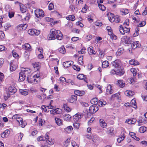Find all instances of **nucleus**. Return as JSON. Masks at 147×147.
<instances>
[{"label":"nucleus","instance_id":"obj_47","mask_svg":"<svg viewBox=\"0 0 147 147\" xmlns=\"http://www.w3.org/2000/svg\"><path fill=\"white\" fill-rule=\"evenodd\" d=\"M98 6L100 9L102 11H105L106 9L105 7L103 5L99 4Z\"/></svg>","mask_w":147,"mask_h":147},{"label":"nucleus","instance_id":"obj_59","mask_svg":"<svg viewBox=\"0 0 147 147\" xmlns=\"http://www.w3.org/2000/svg\"><path fill=\"white\" fill-rule=\"evenodd\" d=\"M7 49L3 45H0V52L6 50Z\"/></svg>","mask_w":147,"mask_h":147},{"label":"nucleus","instance_id":"obj_57","mask_svg":"<svg viewBox=\"0 0 147 147\" xmlns=\"http://www.w3.org/2000/svg\"><path fill=\"white\" fill-rule=\"evenodd\" d=\"M83 1L82 0H76V3L77 6H80L83 4Z\"/></svg>","mask_w":147,"mask_h":147},{"label":"nucleus","instance_id":"obj_50","mask_svg":"<svg viewBox=\"0 0 147 147\" xmlns=\"http://www.w3.org/2000/svg\"><path fill=\"white\" fill-rule=\"evenodd\" d=\"M146 22L145 21H142L138 25V27H141L144 26L146 24Z\"/></svg>","mask_w":147,"mask_h":147},{"label":"nucleus","instance_id":"obj_2","mask_svg":"<svg viewBox=\"0 0 147 147\" xmlns=\"http://www.w3.org/2000/svg\"><path fill=\"white\" fill-rule=\"evenodd\" d=\"M13 119H16L19 125H21L22 127H24L27 125L26 122L25 121H23V119L21 117H18V115L16 114L13 115L12 117Z\"/></svg>","mask_w":147,"mask_h":147},{"label":"nucleus","instance_id":"obj_58","mask_svg":"<svg viewBox=\"0 0 147 147\" xmlns=\"http://www.w3.org/2000/svg\"><path fill=\"white\" fill-rule=\"evenodd\" d=\"M54 8V5L53 3H51L48 6V8L50 10H52Z\"/></svg>","mask_w":147,"mask_h":147},{"label":"nucleus","instance_id":"obj_10","mask_svg":"<svg viewBox=\"0 0 147 147\" xmlns=\"http://www.w3.org/2000/svg\"><path fill=\"white\" fill-rule=\"evenodd\" d=\"M116 71V75L120 76H122L124 73L125 72L123 69L121 67L115 69Z\"/></svg>","mask_w":147,"mask_h":147},{"label":"nucleus","instance_id":"obj_48","mask_svg":"<svg viewBox=\"0 0 147 147\" xmlns=\"http://www.w3.org/2000/svg\"><path fill=\"white\" fill-rule=\"evenodd\" d=\"M130 71L132 73L134 76H135L137 75V70L135 68H131Z\"/></svg>","mask_w":147,"mask_h":147},{"label":"nucleus","instance_id":"obj_36","mask_svg":"<svg viewBox=\"0 0 147 147\" xmlns=\"http://www.w3.org/2000/svg\"><path fill=\"white\" fill-rule=\"evenodd\" d=\"M98 99L97 98H94L91 100L90 101L91 103L94 105H97L98 103Z\"/></svg>","mask_w":147,"mask_h":147},{"label":"nucleus","instance_id":"obj_40","mask_svg":"<svg viewBox=\"0 0 147 147\" xmlns=\"http://www.w3.org/2000/svg\"><path fill=\"white\" fill-rule=\"evenodd\" d=\"M83 60V56H80L78 58V61L79 64L81 65H83L84 64Z\"/></svg>","mask_w":147,"mask_h":147},{"label":"nucleus","instance_id":"obj_33","mask_svg":"<svg viewBox=\"0 0 147 147\" xmlns=\"http://www.w3.org/2000/svg\"><path fill=\"white\" fill-rule=\"evenodd\" d=\"M118 84L119 86L121 88L125 86V83L123 81L121 80H118Z\"/></svg>","mask_w":147,"mask_h":147},{"label":"nucleus","instance_id":"obj_45","mask_svg":"<svg viewBox=\"0 0 147 147\" xmlns=\"http://www.w3.org/2000/svg\"><path fill=\"white\" fill-rule=\"evenodd\" d=\"M124 51L123 49V48L119 49L117 52V54L118 55H120L121 54L123 53Z\"/></svg>","mask_w":147,"mask_h":147},{"label":"nucleus","instance_id":"obj_46","mask_svg":"<svg viewBox=\"0 0 147 147\" xmlns=\"http://www.w3.org/2000/svg\"><path fill=\"white\" fill-rule=\"evenodd\" d=\"M55 113L56 114H60L62 113V111L61 109L56 108L55 109Z\"/></svg>","mask_w":147,"mask_h":147},{"label":"nucleus","instance_id":"obj_23","mask_svg":"<svg viewBox=\"0 0 147 147\" xmlns=\"http://www.w3.org/2000/svg\"><path fill=\"white\" fill-rule=\"evenodd\" d=\"M75 94L80 96H81L85 94V92L84 91H80L79 90H75L74 92Z\"/></svg>","mask_w":147,"mask_h":147},{"label":"nucleus","instance_id":"obj_9","mask_svg":"<svg viewBox=\"0 0 147 147\" xmlns=\"http://www.w3.org/2000/svg\"><path fill=\"white\" fill-rule=\"evenodd\" d=\"M122 41L124 42L126 44H131L132 42V38L127 36H124L122 38Z\"/></svg>","mask_w":147,"mask_h":147},{"label":"nucleus","instance_id":"obj_5","mask_svg":"<svg viewBox=\"0 0 147 147\" xmlns=\"http://www.w3.org/2000/svg\"><path fill=\"white\" fill-rule=\"evenodd\" d=\"M36 16L38 18L42 17L44 16L43 11L40 9H36L35 11Z\"/></svg>","mask_w":147,"mask_h":147},{"label":"nucleus","instance_id":"obj_1","mask_svg":"<svg viewBox=\"0 0 147 147\" xmlns=\"http://www.w3.org/2000/svg\"><path fill=\"white\" fill-rule=\"evenodd\" d=\"M57 39L61 40L63 37L61 32L59 30H56L54 28L51 29L49 34L48 35V38L49 40H54Z\"/></svg>","mask_w":147,"mask_h":147},{"label":"nucleus","instance_id":"obj_14","mask_svg":"<svg viewBox=\"0 0 147 147\" xmlns=\"http://www.w3.org/2000/svg\"><path fill=\"white\" fill-rule=\"evenodd\" d=\"M77 99V97L74 95H72L67 100V101L70 103H73L76 101Z\"/></svg>","mask_w":147,"mask_h":147},{"label":"nucleus","instance_id":"obj_8","mask_svg":"<svg viewBox=\"0 0 147 147\" xmlns=\"http://www.w3.org/2000/svg\"><path fill=\"white\" fill-rule=\"evenodd\" d=\"M83 116V115L81 113H78L76 114L73 116V118L74 122H79Z\"/></svg>","mask_w":147,"mask_h":147},{"label":"nucleus","instance_id":"obj_32","mask_svg":"<svg viewBox=\"0 0 147 147\" xmlns=\"http://www.w3.org/2000/svg\"><path fill=\"white\" fill-rule=\"evenodd\" d=\"M136 121V119L134 118L127 119L126 120V122L129 124H134Z\"/></svg>","mask_w":147,"mask_h":147},{"label":"nucleus","instance_id":"obj_54","mask_svg":"<svg viewBox=\"0 0 147 147\" xmlns=\"http://www.w3.org/2000/svg\"><path fill=\"white\" fill-rule=\"evenodd\" d=\"M5 36L4 33L2 31H0V40H3Z\"/></svg>","mask_w":147,"mask_h":147},{"label":"nucleus","instance_id":"obj_24","mask_svg":"<svg viewBox=\"0 0 147 147\" xmlns=\"http://www.w3.org/2000/svg\"><path fill=\"white\" fill-rule=\"evenodd\" d=\"M93 48L92 47H89L88 49V53L90 55H95L96 52L95 51L93 50Z\"/></svg>","mask_w":147,"mask_h":147},{"label":"nucleus","instance_id":"obj_19","mask_svg":"<svg viewBox=\"0 0 147 147\" xmlns=\"http://www.w3.org/2000/svg\"><path fill=\"white\" fill-rule=\"evenodd\" d=\"M9 92L11 93V94H13L17 91V89L14 86H11L9 87Z\"/></svg>","mask_w":147,"mask_h":147},{"label":"nucleus","instance_id":"obj_44","mask_svg":"<svg viewBox=\"0 0 147 147\" xmlns=\"http://www.w3.org/2000/svg\"><path fill=\"white\" fill-rule=\"evenodd\" d=\"M113 128L109 127L107 128V132L109 134L111 135L113 134Z\"/></svg>","mask_w":147,"mask_h":147},{"label":"nucleus","instance_id":"obj_62","mask_svg":"<svg viewBox=\"0 0 147 147\" xmlns=\"http://www.w3.org/2000/svg\"><path fill=\"white\" fill-rule=\"evenodd\" d=\"M129 24V20L128 19H127L125 21L123 24L124 26H128Z\"/></svg>","mask_w":147,"mask_h":147},{"label":"nucleus","instance_id":"obj_17","mask_svg":"<svg viewBox=\"0 0 147 147\" xmlns=\"http://www.w3.org/2000/svg\"><path fill=\"white\" fill-rule=\"evenodd\" d=\"M113 90L112 88V86L111 85H108L106 90V93L107 94H111L113 93Z\"/></svg>","mask_w":147,"mask_h":147},{"label":"nucleus","instance_id":"obj_52","mask_svg":"<svg viewBox=\"0 0 147 147\" xmlns=\"http://www.w3.org/2000/svg\"><path fill=\"white\" fill-rule=\"evenodd\" d=\"M72 127L71 125L67 127L65 129V131L67 132H68V131H71L72 130Z\"/></svg>","mask_w":147,"mask_h":147},{"label":"nucleus","instance_id":"obj_63","mask_svg":"<svg viewBox=\"0 0 147 147\" xmlns=\"http://www.w3.org/2000/svg\"><path fill=\"white\" fill-rule=\"evenodd\" d=\"M73 67L74 69L76 70L77 71H79L80 69V68L78 66L74 65L73 66Z\"/></svg>","mask_w":147,"mask_h":147},{"label":"nucleus","instance_id":"obj_11","mask_svg":"<svg viewBox=\"0 0 147 147\" xmlns=\"http://www.w3.org/2000/svg\"><path fill=\"white\" fill-rule=\"evenodd\" d=\"M113 65L115 67V68H118L121 67V63L119 59H117L112 63Z\"/></svg>","mask_w":147,"mask_h":147},{"label":"nucleus","instance_id":"obj_43","mask_svg":"<svg viewBox=\"0 0 147 147\" xmlns=\"http://www.w3.org/2000/svg\"><path fill=\"white\" fill-rule=\"evenodd\" d=\"M88 9V7L85 4L84 7L82 8L81 11L83 13H85Z\"/></svg>","mask_w":147,"mask_h":147},{"label":"nucleus","instance_id":"obj_31","mask_svg":"<svg viewBox=\"0 0 147 147\" xmlns=\"http://www.w3.org/2000/svg\"><path fill=\"white\" fill-rule=\"evenodd\" d=\"M27 27V24H21L17 26V28L20 29H22L23 30H25Z\"/></svg>","mask_w":147,"mask_h":147},{"label":"nucleus","instance_id":"obj_27","mask_svg":"<svg viewBox=\"0 0 147 147\" xmlns=\"http://www.w3.org/2000/svg\"><path fill=\"white\" fill-rule=\"evenodd\" d=\"M112 20L111 21V22H115L116 23H119L120 21V19L118 16H115L114 18L112 17Z\"/></svg>","mask_w":147,"mask_h":147},{"label":"nucleus","instance_id":"obj_42","mask_svg":"<svg viewBox=\"0 0 147 147\" xmlns=\"http://www.w3.org/2000/svg\"><path fill=\"white\" fill-rule=\"evenodd\" d=\"M60 53L63 54H65V48L63 46H62L58 49Z\"/></svg>","mask_w":147,"mask_h":147},{"label":"nucleus","instance_id":"obj_55","mask_svg":"<svg viewBox=\"0 0 147 147\" xmlns=\"http://www.w3.org/2000/svg\"><path fill=\"white\" fill-rule=\"evenodd\" d=\"M125 136H124V135L122 136H121L119 138H118L117 139V141L118 143H120L121 141H123L124 139Z\"/></svg>","mask_w":147,"mask_h":147},{"label":"nucleus","instance_id":"obj_18","mask_svg":"<svg viewBox=\"0 0 147 147\" xmlns=\"http://www.w3.org/2000/svg\"><path fill=\"white\" fill-rule=\"evenodd\" d=\"M140 46V44L139 41L134 42L131 43V47L133 49H135L137 47H139Z\"/></svg>","mask_w":147,"mask_h":147},{"label":"nucleus","instance_id":"obj_3","mask_svg":"<svg viewBox=\"0 0 147 147\" xmlns=\"http://www.w3.org/2000/svg\"><path fill=\"white\" fill-rule=\"evenodd\" d=\"M39 77V76H37V75H34L33 76H32L31 75V77H28L27 80L29 83H33L36 84L37 82V81L35 79L36 78H38Z\"/></svg>","mask_w":147,"mask_h":147},{"label":"nucleus","instance_id":"obj_26","mask_svg":"<svg viewBox=\"0 0 147 147\" xmlns=\"http://www.w3.org/2000/svg\"><path fill=\"white\" fill-rule=\"evenodd\" d=\"M63 119L66 121H69L71 119V116L68 114H65L63 115Z\"/></svg>","mask_w":147,"mask_h":147},{"label":"nucleus","instance_id":"obj_13","mask_svg":"<svg viewBox=\"0 0 147 147\" xmlns=\"http://www.w3.org/2000/svg\"><path fill=\"white\" fill-rule=\"evenodd\" d=\"M91 140L93 142V144H98L99 142L100 139L96 135H94L91 138Z\"/></svg>","mask_w":147,"mask_h":147},{"label":"nucleus","instance_id":"obj_61","mask_svg":"<svg viewBox=\"0 0 147 147\" xmlns=\"http://www.w3.org/2000/svg\"><path fill=\"white\" fill-rule=\"evenodd\" d=\"M94 24L96 26H101L102 25V23L101 22L98 21L96 22Z\"/></svg>","mask_w":147,"mask_h":147},{"label":"nucleus","instance_id":"obj_12","mask_svg":"<svg viewBox=\"0 0 147 147\" xmlns=\"http://www.w3.org/2000/svg\"><path fill=\"white\" fill-rule=\"evenodd\" d=\"M98 110V109L97 107L92 105L89 107V111L90 113L92 114L96 112Z\"/></svg>","mask_w":147,"mask_h":147},{"label":"nucleus","instance_id":"obj_25","mask_svg":"<svg viewBox=\"0 0 147 147\" xmlns=\"http://www.w3.org/2000/svg\"><path fill=\"white\" fill-rule=\"evenodd\" d=\"M77 78L80 80H84L86 82V81H87V80L86 78V76L83 74H79L77 76Z\"/></svg>","mask_w":147,"mask_h":147},{"label":"nucleus","instance_id":"obj_6","mask_svg":"<svg viewBox=\"0 0 147 147\" xmlns=\"http://www.w3.org/2000/svg\"><path fill=\"white\" fill-rule=\"evenodd\" d=\"M28 34L32 36L39 35L40 33V30H37L35 29H29L28 31Z\"/></svg>","mask_w":147,"mask_h":147},{"label":"nucleus","instance_id":"obj_39","mask_svg":"<svg viewBox=\"0 0 147 147\" xmlns=\"http://www.w3.org/2000/svg\"><path fill=\"white\" fill-rule=\"evenodd\" d=\"M67 20L73 21L75 19V18L74 16L71 15H69L66 17Z\"/></svg>","mask_w":147,"mask_h":147},{"label":"nucleus","instance_id":"obj_20","mask_svg":"<svg viewBox=\"0 0 147 147\" xmlns=\"http://www.w3.org/2000/svg\"><path fill=\"white\" fill-rule=\"evenodd\" d=\"M55 120L57 124L59 126H61L63 124V120L60 118L55 117Z\"/></svg>","mask_w":147,"mask_h":147},{"label":"nucleus","instance_id":"obj_16","mask_svg":"<svg viewBox=\"0 0 147 147\" xmlns=\"http://www.w3.org/2000/svg\"><path fill=\"white\" fill-rule=\"evenodd\" d=\"M34 68L35 69V70L38 71L40 68V63L38 62H35L32 63Z\"/></svg>","mask_w":147,"mask_h":147},{"label":"nucleus","instance_id":"obj_37","mask_svg":"<svg viewBox=\"0 0 147 147\" xmlns=\"http://www.w3.org/2000/svg\"><path fill=\"white\" fill-rule=\"evenodd\" d=\"M109 66V62L107 61H103L102 63V67L105 68L108 67Z\"/></svg>","mask_w":147,"mask_h":147},{"label":"nucleus","instance_id":"obj_64","mask_svg":"<svg viewBox=\"0 0 147 147\" xmlns=\"http://www.w3.org/2000/svg\"><path fill=\"white\" fill-rule=\"evenodd\" d=\"M14 13L12 12H9L8 16L10 18H11L14 16Z\"/></svg>","mask_w":147,"mask_h":147},{"label":"nucleus","instance_id":"obj_56","mask_svg":"<svg viewBox=\"0 0 147 147\" xmlns=\"http://www.w3.org/2000/svg\"><path fill=\"white\" fill-rule=\"evenodd\" d=\"M136 32L134 33L133 35L134 36H138L139 34V29L138 28H136Z\"/></svg>","mask_w":147,"mask_h":147},{"label":"nucleus","instance_id":"obj_49","mask_svg":"<svg viewBox=\"0 0 147 147\" xmlns=\"http://www.w3.org/2000/svg\"><path fill=\"white\" fill-rule=\"evenodd\" d=\"M73 126H74V127L75 128L77 129H78L79 128V126H80V123L78 122H75L73 123Z\"/></svg>","mask_w":147,"mask_h":147},{"label":"nucleus","instance_id":"obj_22","mask_svg":"<svg viewBox=\"0 0 147 147\" xmlns=\"http://www.w3.org/2000/svg\"><path fill=\"white\" fill-rule=\"evenodd\" d=\"M26 76L21 71L19 73V81L20 82H22L24 81L26 78Z\"/></svg>","mask_w":147,"mask_h":147},{"label":"nucleus","instance_id":"obj_4","mask_svg":"<svg viewBox=\"0 0 147 147\" xmlns=\"http://www.w3.org/2000/svg\"><path fill=\"white\" fill-rule=\"evenodd\" d=\"M18 65L17 61L13 60L11 61L10 63V69L11 71H14L17 68Z\"/></svg>","mask_w":147,"mask_h":147},{"label":"nucleus","instance_id":"obj_51","mask_svg":"<svg viewBox=\"0 0 147 147\" xmlns=\"http://www.w3.org/2000/svg\"><path fill=\"white\" fill-rule=\"evenodd\" d=\"M119 29L120 32L121 34L122 35H124L125 34V33L123 30V27L122 25H121L120 26Z\"/></svg>","mask_w":147,"mask_h":147},{"label":"nucleus","instance_id":"obj_28","mask_svg":"<svg viewBox=\"0 0 147 147\" xmlns=\"http://www.w3.org/2000/svg\"><path fill=\"white\" fill-rule=\"evenodd\" d=\"M100 125L103 128H105L107 125V124L105 122L104 120L101 119L99 120Z\"/></svg>","mask_w":147,"mask_h":147},{"label":"nucleus","instance_id":"obj_21","mask_svg":"<svg viewBox=\"0 0 147 147\" xmlns=\"http://www.w3.org/2000/svg\"><path fill=\"white\" fill-rule=\"evenodd\" d=\"M22 47L24 49L28 51H30L31 48L30 45L27 43H25L23 45Z\"/></svg>","mask_w":147,"mask_h":147},{"label":"nucleus","instance_id":"obj_34","mask_svg":"<svg viewBox=\"0 0 147 147\" xmlns=\"http://www.w3.org/2000/svg\"><path fill=\"white\" fill-rule=\"evenodd\" d=\"M131 106L133 107L136 109L137 107L136 105V100L134 99H133L130 102Z\"/></svg>","mask_w":147,"mask_h":147},{"label":"nucleus","instance_id":"obj_41","mask_svg":"<svg viewBox=\"0 0 147 147\" xmlns=\"http://www.w3.org/2000/svg\"><path fill=\"white\" fill-rule=\"evenodd\" d=\"M63 108H64V109L67 112H69L71 111L70 108L67 104H64L63 105Z\"/></svg>","mask_w":147,"mask_h":147},{"label":"nucleus","instance_id":"obj_53","mask_svg":"<svg viewBox=\"0 0 147 147\" xmlns=\"http://www.w3.org/2000/svg\"><path fill=\"white\" fill-rule=\"evenodd\" d=\"M71 144L73 147H79V144L74 141H72Z\"/></svg>","mask_w":147,"mask_h":147},{"label":"nucleus","instance_id":"obj_30","mask_svg":"<svg viewBox=\"0 0 147 147\" xmlns=\"http://www.w3.org/2000/svg\"><path fill=\"white\" fill-rule=\"evenodd\" d=\"M19 92L20 94L26 96L28 94V92L26 90L20 89Z\"/></svg>","mask_w":147,"mask_h":147},{"label":"nucleus","instance_id":"obj_60","mask_svg":"<svg viewBox=\"0 0 147 147\" xmlns=\"http://www.w3.org/2000/svg\"><path fill=\"white\" fill-rule=\"evenodd\" d=\"M30 13H27L24 17V19L25 20H28L30 18Z\"/></svg>","mask_w":147,"mask_h":147},{"label":"nucleus","instance_id":"obj_7","mask_svg":"<svg viewBox=\"0 0 147 147\" xmlns=\"http://www.w3.org/2000/svg\"><path fill=\"white\" fill-rule=\"evenodd\" d=\"M21 71L24 74L26 77L27 76V78L28 77H31V75H32L31 70L29 68L24 69V70H22Z\"/></svg>","mask_w":147,"mask_h":147},{"label":"nucleus","instance_id":"obj_29","mask_svg":"<svg viewBox=\"0 0 147 147\" xmlns=\"http://www.w3.org/2000/svg\"><path fill=\"white\" fill-rule=\"evenodd\" d=\"M72 61H69L64 62L63 63V65L64 67H68L71 65L72 63Z\"/></svg>","mask_w":147,"mask_h":147},{"label":"nucleus","instance_id":"obj_15","mask_svg":"<svg viewBox=\"0 0 147 147\" xmlns=\"http://www.w3.org/2000/svg\"><path fill=\"white\" fill-rule=\"evenodd\" d=\"M10 133V131L9 130L6 129L1 134V136L3 138H6L9 136Z\"/></svg>","mask_w":147,"mask_h":147},{"label":"nucleus","instance_id":"obj_38","mask_svg":"<svg viewBox=\"0 0 147 147\" xmlns=\"http://www.w3.org/2000/svg\"><path fill=\"white\" fill-rule=\"evenodd\" d=\"M146 130L147 128L146 127L142 126L139 128V131L141 133H143L146 131Z\"/></svg>","mask_w":147,"mask_h":147},{"label":"nucleus","instance_id":"obj_35","mask_svg":"<svg viewBox=\"0 0 147 147\" xmlns=\"http://www.w3.org/2000/svg\"><path fill=\"white\" fill-rule=\"evenodd\" d=\"M98 105L99 106L102 107L105 105L106 104V102L103 100H100L98 102Z\"/></svg>","mask_w":147,"mask_h":147}]
</instances>
